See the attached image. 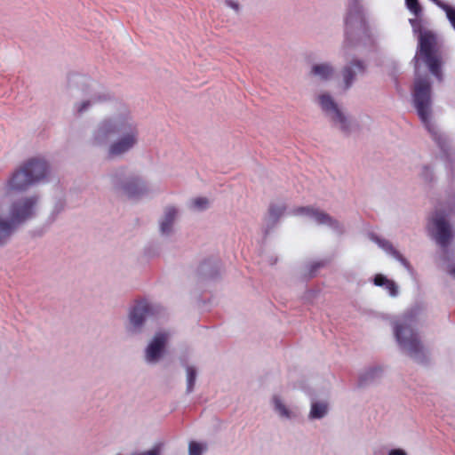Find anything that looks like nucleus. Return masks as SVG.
Here are the masks:
<instances>
[{
    "label": "nucleus",
    "mask_w": 455,
    "mask_h": 455,
    "mask_svg": "<svg viewBox=\"0 0 455 455\" xmlns=\"http://www.w3.org/2000/svg\"><path fill=\"white\" fill-rule=\"evenodd\" d=\"M114 136L118 139L109 147V156H117L130 150L137 142L138 130L129 117L105 120L99 126L95 140L105 142Z\"/></svg>",
    "instance_id": "f257e3e1"
},
{
    "label": "nucleus",
    "mask_w": 455,
    "mask_h": 455,
    "mask_svg": "<svg viewBox=\"0 0 455 455\" xmlns=\"http://www.w3.org/2000/svg\"><path fill=\"white\" fill-rule=\"evenodd\" d=\"M409 21L413 33L417 34L419 37L418 54L423 59L431 74L441 81L443 78L441 70L443 53L437 35L434 31L423 28V20L420 16H415Z\"/></svg>",
    "instance_id": "f03ea898"
},
{
    "label": "nucleus",
    "mask_w": 455,
    "mask_h": 455,
    "mask_svg": "<svg viewBox=\"0 0 455 455\" xmlns=\"http://www.w3.org/2000/svg\"><path fill=\"white\" fill-rule=\"evenodd\" d=\"M413 102L419 119L441 148L445 140L431 121V84L427 78H416L413 90Z\"/></svg>",
    "instance_id": "7ed1b4c3"
},
{
    "label": "nucleus",
    "mask_w": 455,
    "mask_h": 455,
    "mask_svg": "<svg viewBox=\"0 0 455 455\" xmlns=\"http://www.w3.org/2000/svg\"><path fill=\"white\" fill-rule=\"evenodd\" d=\"M48 172L46 162L39 158L29 159L15 172L7 183L9 190L23 191L30 185L43 180Z\"/></svg>",
    "instance_id": "20e7f679"
},
{
    "label": "nucleus",
    "mask_w": 455,
    "mask_h": 455,
    "mask_svg": "<svg viewBox=\"0 0 455 455\" xmlns=\"http://www.w3.org/2000/svg\"><path fill=\"white\" fill-rule=\"evenodd\" d=\"M36 201V197H29L14 203L11 207L10 220L0 219V246L7 242L18 225L33 216Z\"/></svg>",
    "instance_id": "39448f33"
},
{
    "label": "nucleus",
    "mask_w": 455,
    "mask_h": 455,
    "mask_svg": "<svg viewBox=\"0 0 455 455\" xmlns=\"http://www.w3.org/2000/svg\"><path fill=\"white\" fill-rule=\"evenodd\" d=\"M412 322L411 315H405L402 320L395 322V336L397 342L411 356H417L422 353L423 346L411 327Z\"/></svg>",
    "instance_id": "423d86ee"
},
{
    "label": "nucleus",
    "mask_w": 455,
    "mask_h": 455,
    "mask_svg": "<svg viewBox=\"0 0 455 455\" xmlns=\"http://www.w3.org/2000/svg\"><path fill=\"white\" fill-rule=\"evenodd\" d=\"M431 222L435 228L434 235L435 242L442 248L446 249L453 238V232L446 220V214L436 212L431 219Z\"/></svg>",
    "instance_id": "0eeeda50"
},
{
    "label": "nucleus",
    "mask_w": 455,
    "mask_h": 455,
    "mask_svg": "<svg viewBox=\"0 0 455 455\" xmlns=\"http://www.w3.org/2000/svg\"><path fill=\"white\" fill-rule=\"evenodd\" d=\"M294 215H307L313 218L318 224L337 228L338 222L326 212L310 206L298 207L292 211Z\"/></svg>",
    "instance_id": "6e6552de"
},
{
    "label": "nucleus",
    "mask_w": 455,
    "mask_h": 455,
    "mask_svg": "<svg viewBox=\"0 0 455 455\" xmlns=\"http://www.w3.org/2000/svg\"><path fill=\"white\" fill-rule=\"evenodd\" d=\"M319 103L325 112H331L333 114L332 119L334 122L340 124L343 131L347 130V122L346 116L338 108L337 104L329 94H322L319 96Z\"/></svg>",
    "instance_id": "1a4fd4ad"
},
{
    "label": "nucleus",
    "mask_w": 455,
    "mask_h": 455,
    "mask_svg": "<svg viewBox=\"0 0 455 455\" xmlns=\"http://www.w3.org/2000/svg\"><path fill=\"white\" fill-rule=\"evenodd\" d=\"M167 334L158 332L146 349V359L148 362H156L161 355L167 340Z\"/></svg>",
    "instance_id": "9d476101"
},
{
    "label": "nucleus",
    "mask_w": 455,
    "mask_h": 455,
    "mask_svg": "<svg viewBox=\"0 0 455 455\" xmlns=\"http://www.w3.org/2000/svg\"><path fill=\"white\" fill-rule=\"evenodd\" d=\"M153 314V308L146 301L139 302L130 313V322L134 328H140L146 317Z\"/></svg>",
    "instance_id": "9b49d317"
},
{
    "label": "nucleus",
    "mask_w": 455,
    "mask_h": 455,
    "mask_svg": "<svg viewBox=\"0 0 455 455\" xmlns=\"http://www.w3.org/2000/svg\"><path fill=\"white\" fill-rule=\"evenodd\" d=\"M365 70L363 63L360 60H355L346 66L342 70V76L345 82V89H348L357 74H362Z\"/></svg>",
    "instance_id": "f8f14e48"
},
{
    "label": "nucleus",
    "mask_w": 455,
    "mask_h": 455,
    "mask_svg": "<svg viewBox=\"0 0 455 455\" xmlns=\"http://www.w3.org/2000/svg\"><path fill=\"white\" fill-rule=\"evenodd\" d=\"M123 188L129 198L139 197L146 192L144 184L138 178L129 180Z\"/></svg>",
    "instance_id": "ddd939ff"
},
{
    "label": "nucleus",
    "mask_w": 455,
    "mask_h": 455,
    "mask_svg": "<svg viewBox=\"0 0 455 455\" xmlns=\"http://www.w3.org/2000/svg\"><path fill=\"white\" fill-rule=\"evenodd\" d=\"M176 214L177 211L175 208L168 207L166 209L164 220L160 224V229L163 234H168L171 231Z\"/></svg>",
    "instance_id": "4468645a"
},
{
    "label": "nucleus",
    "mask_w": 455,
    "mask_h": 455,
    "mask_svg": "<svg viewBox=\"0 0 455 455\" xmlns=\"http://www.w3.org/2000/svg\"><path fill=\"white\" fill-rule=\"evenodd\" d=\"M436 6L442 9L450 21L451 27L455 30V8L443 2L442 0H431Z\"/></svg>",
    "instance_id": "2eb2a0df"
},
{
    "label": "nucleus",
    "mask_w": 455,
    "mask_h": 455,
    "mask_svg": "<svg viewBox=\"0 0 455 455\" xmlns=\"http://www.w3.org/2000/svg\"><path fill=\"white\" fill-rule=\"evenodd\" d=\"M333 68L328 64L315 65L312 68V74L320 76L322 79H328L333 75Z\"/></svg>",
    "instance_id": "dca6fc26"
},
{
    "label": "nucleus",
    "mask_w": 455,
    "mask_h": 455,
    "mask_svg": "<svg viewBox=\"0 0 455 455\" xmlns=\"http://www.w3.org/2000/svg\"><path fill=\"white\" fill-rule=\"evenodd\" d=\"M327 411V405L323 403H314L310 411V417L314 419L323 418Z\"/></svg>",
    "instance_id": "f3484780"
},
{
    "label": "nucleus",
    "mask_w": 455,
    "mask_h": 455,
    "mask_svg": "<svg viewBox=\"0 0 455 455\" xmlns=\"http://www.w3.org/2000/svg\"><path fill=\"white\" fill-rule=\"evenodd\" d=\"M355 19V22L358 23V25L360 26V28H363L364 27V20L363 18V15L361 13L360 11H356L355 14H349L347 18H346V27H347V30L349 29L350 26H352V23H353V20Z\"/></svg>",
    "instance_id": "a211bd4d"
},
{
    "label": "nucleus",
    "mask_w": 455,
    "mask_h": 455,
    "mask_svg": "<svg viewBox=\"0 0 455 455\" xmlns=\"http://www.w3.org/2000/svg\"><path fill=\"white\" fill-rule=\"evenodd\" d=\"M196 370L193 367L188 366L187 368V392L188 393L192 392L195 383H196Z\"/></svg>",
    "instance_id": "6ab92c4d"
},
{
    "label": "nucleus",
    "mask_w": 455,
    "mask_h": 455,
    "mask_svg": "<svg viewBox=\"0 0 455 455\" xmlns=\"http://www.w3.org/2000/svg\"><path fill=\"white\" fill-rule=\"evenodd\" d=\"M285 206L283 204H271L268 210L270 217L276 221L284 212Z\"/></svg>",
    "instance_id": "aec40b11"
},
{
    "label": "nucleus",
    "mask_w": 455,
    "mask_h": 455,
    "mask_svg": "<svg viewBox=\"0 0 455 455\" xmlns=\"http://www.w3.org/2000/svg\"><path fill=\"white\" fill-rule=\"evenodd\" d=\"M405 4L410 12L415 16H421L422 7L419 0H405Z\"/></svg>",
    "instance_id": "412c9836"
},
{
    "label": "nucleus",
    "mask_w": 455,
    "mask_h": 455,
    "mask_svg": "<svg viewBox=\"0 0 455 455\" xmlns=\"http://www.w3.org/2000/svg\"><path fill=\"white\" fill-rule=\"evenodd\" d=\"M382 247L392 253L403 266L409 267V262L388 242L384 243Z\"/></svg>",
    "instance_id": "4be33fe9"
},
{
    "label": "nucleus",
    "mask_w": 455,
    "mask_h": 455,
    "mask_svg": "<svg viewBox=\"0 0 455 455\" xmlns=\"http://www.w3.org/2000/svg\"><path fill=\"white\" fill-rule=\"evenodd\" d=\"M274 401H275V410L278 411V413L281 416L289 417V411L287 410L285 405L283 404L282 402L276 397H275Z\"/></svg>",
    "instance_id": "5701e85b"
},
{
    "label": "nucleus",
    "mask_w": 455,
    "mask_h": 455,
    "mask_svg": "<svg viewBox=\"0 0 455 455\" xmlns=\"http://www.w3.org/2000/svg\"><path fill=\"white\" fill-rule=\"evenodd\" d=\"M208 200L205 197H198L193 200V206L196 209L203 210L207 207Z\"/></svg>",
    "instance_id": "b1692460"
},
{
    "label": "nucleus",
    "mask_w": 455,
    "mask_h": 455,
    "mask_svg": "<svg viewBox=\"0 0 455 455\" xmlns=\"http://www.w3.org/2000/svg\"><path fill=\"white\" fill-rule=\"evenodd\" d=\"M202 451L200 443L194 441L189 443V455H201Z\"/></svg>",
    "instance_id": "393cba45"
},
{
    "label": "nucleus",
    "mask_w": 455,
    "mask_h": 455,
    "mask_svg": "<svg viewBox=\"0 0 455 455\" xmlns=\"http://www.w3.org/2000/svg\"><path fill=\"white\" fill-rule=\"evenodd\" d=\"M379 371H380L379 369H371L369 371H367L363 376L360 379V384L363 385L368 379L372 378L375 374H377Z\"/></svg>",
    "instance_id": "a878e982"
},
{
    "label": "nucleus",
    "mask_w": 455,
    "mask_h": 455,
    "mask_svg": "<svg viewBox=\"0 0 455 455\" xmlns=\"http://www.w3.org/2000/svg\"><path fill=\"white\" fill-rule=\"evenodd\" d=\"M388 281L389 280L387 278L380 274L376 275L373 280L374 284L377 286H384L387 283Z\"/></svg>",
    "instance_id": "bb28decb"
},
{
    "label": "nucleus",
    "mask_w": 455,
    "mask_h": 455,
    "mask_svg": "<svg viewBox=\"0 0 455 455\" xmlns=\"http://www.w3.org/2000/svg\"><path fill=\"white\" fill-rule=\"evenodd\" d=\"M384 286L388 291L391 296H395L397 294V287L393 281L389 280L387 283Z\"/></svg>",
    "instance_id": "cd10ccee"
},
{
    "label": "nucleus",
    "mask_w": 455,
    "mask_h": 455,
    "mask_svg": "<svg viewBox=\"0 0 455 455\" xmlns=\"http://www.w3.org/2000/svg\"><path fill=\"white\" fill-rule=\"evenodd\" d=\"M91 105V100H85L83 101L81 104L77 107V112L79 114H82L84 111L87 109V108Z\"/></svg>",
    "instance_id": "c85d7f7f"
},
{
    "label": "nucleus",
    "mask_w": 455,
    "mask_h": 455,
    "mask_svg": "<svg viewBox=\"0 0 455 455\" xmlns=\"http://www.w3.org/2000/svg\"><path fill=\"white\" fill-rule=\"evenodd\" d=\"M226 5L234 9L235 12L239 11V4L235 0H225Z\"/></svg>",
    "instance_id": "c756f323"
},
{
    "label": "nucleus",
    "mask_w": 455,
    "mask_h": 455,
    "mask_svg": "<svg viewBox=\"0 0 455 455\" xmlns=\"http://www.w3.org/2000/svg\"><path fill=\"white\" fill-rule=\"evenodd\" d=\"M388 455H407L403 450L393 449L389 451Z\"/></svg>",
    "instance_id": "7c9ffc66"
},
{
    "label": "nucleus",
    "mask_w": 455,
    "mask_h": 455,
    "mask_svg": "<svg viewBox=\"0 0 455 455\" xmlns=\"http://www.w3.org/2000/svg\"><path fill=\"white\" fill-rule=\"evenodd\" d=\"M106 99H107V97L105 95L104 96L99 95L97 97H93L92 101L93 103H95V102H99V101H101V100H106Z\"/></svg>",
    "instance_id": "2f4dec72"
},
{
    "label": "nucleus",
    "mask_w": 455,
    "mask_h": 455,
    "mask_svg": "<svg viewBox=\"0 0 455 455\" xmlns=\"http://www.w3.org/2000/svg\"><path fill=\"white\" fill-rule=\"evenodd\" d=\"M448 272H449V274H450L451 275H452L453 277H455V267L451 266V267H450V268H449V271H448Z\"/></svg>",
    "instance_id": "473e14b6"
},
{
    "label": "nucleus",
    "mask_w": 455,
    "mask_h": 455,
    "mask_svg": "<svg viewBox=\"0 0 455 455\" xmlns=\"http://www.w3.org/2000/svg\"><path fill=\"white\" fill-rule=\"evenodd\" d=\"M424 170H425L426 172H428V168L427 167H425Z\"/></svg>",
    "instance_id": "72a5a7b5"
}]
</instances>
